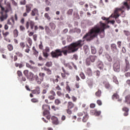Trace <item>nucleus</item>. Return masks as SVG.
<instances>
[{
    "label": "nucleus",
    "mask_w": 130,
    "mask_h": 130,
    "mask_svg": "<svg viewBox=\"0 0 130 130\" xmlns=\"http://www.w3.org/2000/svg\"><path fill=\"white\" fill-rule=\"evenodd\" d=\"M88 119H89V115L88 114V113H84V115L82 118L83 122H87Z\"/></svg>",
    "instance_id": "obj_18"
},
{
    "label": "nucleus",
    "mask_w": 130,
    "mask_h": 130,
    "mask_svg": "<svg viewBox=\"0 0 130 130\" xmlns=\"http://www.w3.org/2000/svg\"><path fill=\"white\" fill-rule=\"evenodd\" d=\"M95 95L98 98H100L101 97V95H102V91L100 89H98V90L95 93Z\"/></svg>",
    "instance_id": "obj_25"
},
{
    "label": "nucleus",
    "mask_w": 130,
    "mask_h": 130,
    "mask_svg": "<svg viewBox=\"0 0 130 130\" xmlns=\"http://www.w3.org/2000/svg\"><path fill=\"white\" fill-rule=\"evenodd\" d=\"M66 90L67 91H68V93H71V87H70V85H69V84H67Z\"/></svg>",
    "instance_id": "obj_55"
},
{
    "label": "nucleus",
    "mask_w": 130,
    "mask_h": 130,
    "mask_svg": "<svg viewBox=\"0 0 130 130\" xmlns=\"http://www.w3.org/2000/svg\"><path fill=\"white\" fill-rule=\"evenodd\" d=\"M15 54L18 57H20V58H22L24 56V55L23 53H21V52L17 51L15 53Z\"/></svg>",
    "instance_id": "obj_31"
},
{
    "label": "nucleus",
    "mask_w": 130,
    "mask_h": 130,
    "mask_svg": "<svg viewBox=\"0 0 130 130\" xmlns=\"http://www.w3.org/2000/svg\"><path fill=\"white\" fill-rule=\"evenodd\" d=\"M107 23H108V24H109V23H111V24H112V25H114V24L115 23V21L108 20V21H107Z\"/></svg>",
    "instance_id": "obj_61"
},
{
    "label": "nucleus",
    "mask_w": 130,
    "mask_h": 130,
    "mask_svg": "<svg viewBox=\"0 0 130 130\" xmlns=\"http://www.w3.org/2000/svg\"><path fill=\"white\" fill-rule=\"evenodd\" d=\"M111 48L113 52H118V50L117 49V46L115 44H112L111 45Z\"/></svg>",
    "instance_id": "obj_19"
},
{
    "label": "nucleus",
    "mask_w": 130,
    "mask_h": 130,
    "mask_svg": "<svg viewBox=\"0 0 130 130\" xmlns=\"http://www.w3.org/2000/svg\"><path fill=\"white\" fill-rule=\"evenodd\" d=\"M48 98L49 100H54V99H55V96L53 95H49Z\"/></svg>",
    "instance_id": "obj_58"
},
{
    "label": "nucleus",
    "mask_w": 130,
    "mask_h": 130,
    "mask_svg": "<svg viewBox=\"0 0 130 130\" xmlns=\"http://www.w3.org/2000/svg\"><path fill=\"white\" fill-rule=\"evenodd\" d=\"M15 67H16V68H18L19 67V69H22V68H24V63L22 62H21L20 63L16 62L14 64Z\"/></svg>",
    "instance_id": "obj_24"
},
{
    "label": "nucleus",
    "mask_w": 130,
    "mask_h": 130,
    "mask_svg": "<svg viewBox=\"0 0 130 130\" xmlns=\"http://www.w3.org/2000/svg\"><path fill=\"white\" fill-rule=\"evenodd\" d=\"M73 12H74L73 9H69L67 11V14L68 15V16H72V15H73Z\"/></svg>",
    "instance_id": "obj_44"
},
{
    "label": "nucleus",
    "mask_w": 130,
    "mask_h": 130,
    "mask_svg": "<svg viewBox=\"0 0 130 130\" xmlns=\"http://www.w3.org/2000/svg\"><path fill=\"white\" fill-rule=\"evenodd\" d=\"M55 78H56V79H55V82L56 83H58V79H60V77L58 75H57L55 76Z\"/></svg>",
    "instance_id": "obj_63"
},
{
    "label": "nucleus",
    "mask_w": 130,
    "mask_h": 130,
    "mask_svg": "<svg viewBox=\"0 0 130 130\" xmlns=\"http://www.w3.org/2000/svg\"><path fill=\"white\" fill-rule=\"evenodd\" d=\"M38 13H39L38 9H37V8H34L31 11V12L30 13V15L32 17H34L35 15H38Z\"/></svg>",
    "instance_id": "obj_22"
},
{
    "label": "nucleus",
    "mask_w": 130,
    "mask_h": 130,
    "mask_svg": "<svg viewBox=\"0 0 130 130\" xmlns=\"http://www.w3.org/2000/svg\"><path fill=\"white\" fill-rule=\"evenodd\" d=\"M86 74L89 77H91L93 75V72H92V70L90 68H87V70L86 71Z\"/></svg>",
    "instance_id": "obj_23"
},
{
    "label": "nucleus",
    "mask_w": 130,
    "mask_h": 130,
    "mask_svg": "<svg viewBox=\"0 0 130 130\" xmlns=\"http://www.w3.org/2000/svg\"><path fill=\"white\" fill-rule=\"evenodd\" d=\"M31 102L32 103H38V102H39V101L37 99L33 98L31 100Z\"/></svg>",
    "instance_id": "obj_54"
},
{
    "label": "nucleus",
    "mask_w": 130,
    "mask_h": 130,
    "mask_svg": "<svg viewBox=\"0 0 130 130\" xmlns=\"http://www.w3.org/2000/svg\"><path fill=\"white\" fill-rule=\"evenodd\" d=\"M71 99L73 102H77V99L75 96L72 95L71 97Z\"/></svg>",
    "instance_id": "obj_59"
},
{
    "label": "nucleus",
    "mask_w": 130,
    "mask_h": 130,
    "mask_svg": "<svg viewBox=\"0 0 130 130\" xmlns=\"http://www.w3.org/2000/svg\"><path fill=\"white\" fill-rule=\"evenodd\" d=\"M43 70H44V71L46 72L47 75H48V76L52 75V71H51V70H50V69L47 68V67H44L43 68Z\"/></svg>",
    "instance_id": "obj_16"
},
{
    "label": "nucleus",
    "mask_w": 130,
    "mask_h": 130,
    "mask_svg": "<svg viewBox=\"0 0 130 130\" xmlns=\"http://www.w3.org/2000/svg\"><path fill=\"white\" fill-rule=\"evenodd\" d=\"M5 4L6 5V10L5 11L6 13H8V12H10V11H12V8H11V4L10 3L7 2V1H5Z\"/></svg>",
    "instance_id": "obj_15"
},
{
    "label": "nucleus",
    "mask_w": 130,
    "mask_h": 130,
    "mask_svg": "<svg viewBox=\"0 0 130 130\" xmlns=\"http://www.w3.org/2000/svg\"><path fill=\"white\" fill-rule=\"evenodd\" d=\"M32 50L34 52V55H35L36 57H37V56H38L39 52L37 51V50H36L35 46L32 47Z\"/></svg>",
    "instance_id": "obj_28"
},
{
    "label": "nucleus",
    "mask_w": 130,
    "mask_h": 130,
    "mask_svg": "<svg viewBox=\"0 0 130 130\" xmlns=\"http://www.w3.org/2000/svg\"><path fill=\"white\" fill-rule=\"evenodd\" d=\"M26 47L27 48L24 50V51L26 53H29V52H30V46L27 45Z\"/></svg>",
    "instance_id": "obj_52"
},
{
    "label": "nucleus",
    "mask_w": 130,
    "mask_h": 130,
    "mask_svg": "<svg viewBox=\"0 0 130 130\" xmlns=\"http://www.w3.org/2000/svg\"><path fill=\"white\" fill-rule=\"evenodd\" d=\"M62 71L63 72V73L66 74L67 76H70V73L67 72V71H66V70L63 67H62Z\"/></svg>",
    "instance_id": "obj_56"
},
{
    "label": "nucleus",
    "mask_w": 130,
    "mask_h": 130,
    "mask_svg": "<svg viewBox=\"0 0 130 130\" xmlns=\"http://www.w3.org/2000/svg\"><path fill=\"white\" fill-rule=\"evenodd\" d=\"M97 59V56L96 55H89L88 57L86 59L85 64L86 66H90L91 62H95V60Z\"/></svg>",
    "instance_id": "obj_4"
},
{
    "label": "nucleus",
    "mask_w": 130,
    "mask_h": 130,
    "mask_svg": "<svg viewBox=\"0 0 130 130\" xmlns=\"http://www.w3.org/2000/svg\"><path fill=\"white\" fill-rule=\"evenodd\" d=\"M44 17L48 21H50V20H51V17H50L49 14H48L47 13H45Z\"/></svg>",
    "instance_id": "obj_37"
},
{
    "label": "nucleus",
    "mask_w": 130,
    "mask_h": 130,
    "mask_svg": "<svg viewBox=\"0 0 130 130\" xmlns=\"http://www.w3.org/2000/svg\"><path fill=\"white\" fill-rule=\"evenodd\" d=\"M100 26L95 25L87 34L84 35L83 37V40H79L77 42L71 43L68 46L62 47L61 49H57V58H58L59 56H62V53L65 56H67L68 54L74 53V52L78 51L79 48L83 47L85 39H86L87 41L92 40L93 38L97 37L99 33L101 38H103L105 36V29L110 28V26L106 25V24L103 23L102 21H100Z\"/></svg>",
    "instance_id": "obj_1"
},
{
    "label": "nucleus",
    "mask_w": 130,
    "mask_h": 130,
    "mask_svg": "<svg viewBox=\"0 0 130 130\" xmlns=\"http://www.w3.org/2000/svg\"><path fill=\"white\" fill-rule=\"evenodd\" d=\"M113 68L114 72L119 73V72L120 71V63L119 62V61H117L115 63H114L113 65Z\"/></svg>",
    "instance_id": "obj_9"
},
{
    "label": "nucleus",
    "mask_w": 130,
    "mask_h": 130,
    "mask_svg": "<svg viewBox=\"0 0 130 130\" xmlns=\"http://www.w3.org/2000/svg\"><path fill=\"white\" fill-rule=\"evenodd\" d=\"M119 99V95L117 92L114 93L113 95L112 96V99H113V100H114V99Z\"/></svg>",
    "instance_id": "obj_29"
},
{
    "label": "nucleus",
    "mask_w": 130,
    "mask_h": 130,
    "mask_svg": "<svg viewBox=\"0 0 130 130\" xmlns=\"http://www.w3.org/2000/svg\"><path fill=\"white\" fill-rule=\"evenodd\" d=\"M124 76L126 78H130V72H126L124 74Z\"/></svg>",
    "instance_id": "obj_64"
},
{
    "label": "nucleus",
    "mask_w": 130,
    "mask_h": 130,
    "mask_svg": "<svg viewBox=\"0 0 130 130\" xmlns=\"http://www.w3.org/2000/svg\"><path fill=\"white\" fill-rule=\"evenodd\" d=\"M106 58L110 62H111V61H112V58H111V56H110L109 55H106Z\"/></svg>",
    "instance_id": "obj_50"
},
{
    "label": "nucleus",
    "mask_w": 130,
    "mask_h": 130,
    "mask_svg": "<svg viewBox=\"0 0 130 130\" xmlns=\"http://www.w3.org/2000/svg\"><path fill=\"white\" fill-rule=\"evenodd\" d=\"M19 29H20V31H21L22 32H24V31L26 30V28H25V26L23 25H20Z\"/></svg>",
    "instance_id": "obj_48"
},
{
    "label": "nucleus",
    "mask_w": 130,
    "mask_h": 130,
    "mask_svg": "<svg viewBox=\"0 0 130 130\" xmlns=\"http://www.w3.org/2000/svg\"><path fill=\"white\" fill-rule=\"evenodd\" d=\"M83 49H84L85 53L89 52V46L88 45L84 46Z\"/></svg>",
    "instance_id": "obj_39"
},
{
    "label": "nucleus",
    "mask_w": 130,
    "mask_h": 130,
    "mask_svg": "<svg viewBox=\"0 0 130 130\" xmlns=\"http://www.w3.org/2000/svg\"><path fill=\"white\" fill-rule=\"evenodd\" d=\"M26 68H28V69L32 70L33 72H37V68L36 67H32V66L30 65V64L28 63H26Z\"/></svg>",
    "instance_id": "obj_20"
},
{
    "label": "nucleus",
    "mask_w": 130,
    "mask_h": 130,
    "mask_svg": "<svg viewBox=\"0 0 130 130\" xmlns=\"http://www.w3.org/2000/svg\"><path fill=\"white\" fill-rule=\"evenodd\" d=\"M123 6H124V7H125L126 8L127 11H129V10H130V6L128 5V3H127V2H124L123 3Z\"/></svg>",
    "instance_id": "obj_35"
},
{
    "label": "nucleus",
    "mask_w": 130,
    "mask_h": 130,
    "mask_svg": "<svg viewBox=\"0 0 130 130\" xmlns=\"http://www.w3.org/2000/svg\"><path fill=\"white\" fill-rule=\"evenodd\" d=\"M45 29L46 33H47L48 34L51 32V30H50V28H49V27H48V26H45Z\"/></svg>",
    "instance_id": "obj_42"
},
{
    "label": "nucleus",
    "mask_w": 130,
    "mask_h": 130,
    "mask_svg": "<svg viewBox=\"0 0 130 130\" xmlns=\"http://www.w3.org/2000/svg\"><path fill=\"white\" fill-rule=\"evenodd\" d=\"M75 107V104L72 102H68L67 104V109H66V112L68 114L71 115L73 113V111L72 109Z\"/></svg>",
    "instance_id": "obj_6"
},
{
    "label": "nucleus",
    "mask_w": 130,
    "mask_h": 130,
    "mask_svg": "<svg viewBox=\"0 0 130 130\" xmlns=\"http://www.w3.org/2000/svg\"><path fill=\"white\" fill-rule=\"evenodd\" d=\"M51 120L53 124H55L56 125H57V124H59L58 119L57 118V117L54 116H52Z\"/></svg>",
    "instance_id": "obj_12"
},
{
    "label": "nucleus",
    "mask_w": 130,
    "mask_h": 130,
    "mask_svg": "<svg viewBox=\"0 0 130 130\" xmlns=\"http://www.w3.org/2000/svg\"><path fill=\"white\" fill-rule=\"evenodd\" d=\"M61 101H60V100L57 99H55L54 101V104L57 106L59 105V104H61Z\"/></svg>",
    "instance_id": "obj_33"
},
{
    "label": "nucleus",
    "mask_w": 130,
    "mask_h": 130,
    "mask_svg": "<svg viewBox=\"0 0 130 130\" xmlns=\"http://www.w3.org/2000/svg\"><path fill=\"white\" fill-rule=\"evenodd\" d=\"M44 51H45V52H47L48 53H49V52H50V49L48 47H46L45 50H44Z\"/></svg>",
    "instance_id": "obj_60"
},
{
    "label": "nucleus",
    "mask_w": 130,
    "mask_h": 130,
    "mask_svg": "<svg viewBox=\"0 0 130 130\" xmlns=\"http://www.w3.org/2000/svg\"><path fill=\"white\" fill-rule=\"evenodd\" d=\"M0 21L1 22H4L5 20H7L8 19V14H7V12L5 13H4L3 11L0 12Z\"/></svg>",
    "instance_id": "obj_11"
},
{
    "label": "nucleus",
    "mask_w": 130,
    "mask_h": 130,
    "mask_svg": "<svg viewBox=\"0 0 130 130\" xmlns=\"http://www.w3.org/2000/svg\"><path fill=\"white\" fill-rule=\"evenodd\" d=\"M56 94L57 95V96H58L59 97H62V96H63L64 94L61 92V91H57L56 92Z\"/></svg>",
    "instance_id": "obj_47"
},
{
    "label": "nucleus",
    "mask_w": 130,
    "mask_h": 130,
    "mask_svg": "<svg viewBox=\"0 0 130 130\" xmlns=\"http://www.w3.org/2000/svg\"><path fill=\"white\" fill-rule=\"evenodd\" d=\"M49 26L50 28H51V30H55V27H56V26L55 25V24L54 23L50 22L49 24Z\"/></svg>",
    "instance_id": "obj_27"
},
{
    "label": "nucleus",
    "mask_w": 130,
    "mask_h": 130,
    "mask_svg": "<svg viewBox=\"0 0 130 130\" xmlns=\"http://www.w3.org/2000/svg\"><path fill=\"white\" fill-rule=\"evenodd\" d=\"M43 55L44 57H45V58H47V57L49 56V54H48V53H47V52L43 51Z\"/></svg>",
    "instance_id": "obj_45"
},
{
    "label": "nucleus",
    "mask_w": 130,
    "mask_h": 130,
    "mask_svg": "<svg viewBox=\"0 0 130 130\" xmlns=\"http://www.w3.org/2000/svg\"><path fill=\"white\" fill-rule=\"evenodd\" d=\"M100 114H101V111L95 110V113L94 114V115H95V116H99Z\"/></svg>",
    "instance_id": "obj_57"
},
{
    "label": "nucleus",
    "mask_w": 130,
    "mask_h": 130,
    "mask_svg": "<svg viewBox=\"0 0 130 130\" xmlns=\"http://www.w3.org/2000/svg\"><path fill=\"white\" fill-rule=\"evenodd\" d=\"M19 46L20 48H21L22 49H24L25 48V47L26 46V45H25L24 42H21L20 43Z\"/></svg>",
    "instance_id": "obj_41"
},
{
    "label": "nucleus",
    "mask_w": 130,
    "mask_h": 130,
    "mask_svg": "<svg viewBox=\"0 0 130 130\" xmlns=\"http://www.w3.org/2000/svg\"><path fill=\"white\" fill-rule=\"evenodd\" d=\"M45 66L47 68H51V67H52V62L48 61L46 63Z\"/></svg>",
    "instance_id": "obj_38"
},
{
    "label": "nucleus",
    "mask_w": 130,
    "mask_h": 130,
    "mask_svg": "<svg viewBox=\"0 0 130 130\" xmlns=\"http://www.w3.org/2000/svg\"><path fill=\"white\" fill-rule=\"evenodd\" d=\"M80 77L82 79V80H85L86 79V76L83 72H81L79 74Z\"/></svg>",
    "instance_id": "obj_46"
},
{
    "label": "nucleus",
    "mask_w": 130,
    "mask_h": 130,
    "mask_svg": "<svg viewBox=\"0 0 130 130\" xmlns=\"http://www.w3.org/2000/svg\"><path fill=\"white\" fill-rule=\"evenodd\" d=\"M39 48L41 50H43V45L42 44V42H41V44L39 45Z\"/></svg>",
    "instance_id": "obj_62"
},
{
    "label": "nucleus",
    "mask_w": 130,
    "mask_h": 130,
    "mask_svg": "<svg viewBox=\"0 0 130 130\" xmlns=\"http://www.w3.org/2000/svg\"><path fill=\"white\" fill-rule=\"evenodd\" d=\"M113 81L114 82V83H115V84H116V85H118L119 83H118V80H117V78H116V77H114L113 78Z\"/></svg>",
    "instance_id": "obj_51"
},
{
    "label": "nucleus",
    "mask_w": 130,
    "mask_h": 130,
    "mask_svg": "<svg viewBox=\"0 0 130 130\" xmlns=\"http://www.w3.org/2000/svg\"><path fill=\"white\" fill-rule=\"evenodd\" d=\"M32 7H33V5L29 4H27L25 6V12L23 13V17H27L29 13L31 12V9H32Z\"/></svg>",
    "instance_id": "obj_8"
},
{
    "label": "nucleus",
    "mask_w": 130,
    "mask_h": 130,
    "mask_svg": "<svg viewBox=\"0 0 130 130\" xmlns=\"http://www.w3.org/2000/svg\"><path fill=\"white\" fill-rule=\"evenodd\" d=\"M105 87L106 89H112L111 85L109 84V82H106L105 83Z\"/></svg>",
    "instance_id": "obj_34"
},
{
    "label": "nucleus",
    "mask_w": 130,
    "mask_h": 130,
    "mask_svg": "<svg viewBox=\"0 0 130 130\" xmlns=\"http://www.w3.org/2000/svg\"><path fill=\"white\" fill-rule=\"evenodd\" d=\"M19 36V30L18 29H15L13 30V37L14 38H17Z\"/></svg>",
    "instance_id": "obj_26"
},
{
    "label": "nucleus",
    "mask_w": 130,
    "mask_h": 130,
    "mask_svg": "<svg viewBox=\"0 0 130 130\" xmlns=\"http://www.w3.org/2000/svg\"><path fill=\"white\" fill-rule=\"evenodd\" d=\"M84 113H86V112L85 111H83L81 112H79L77 113V116H78L79 117H81L82 116H84Z\"/></svg>",
    "instance_id": "obj_49"
},
{
    "label": "nucleus",
    "mask_w": 130,
    "mask_h": 130,
    "mask_svg": "<svg viewBox=\"0 0 130 130\" xmlns=\"http://www.w3.org/2000/svg\"><path fill=\"white\" fill-rule=\"evenodd\" d=\"M124 9V7H122L120 8H116L114 11V18L115 19H117L119 16H120V14H123L124 13V11L122 9Z\"/></svg>",
    "instance_id": "obj_7"
},
{
    "label": "nucleus",
    "mask_w": 130,
    "mask_h": 130,
    "mask_svg": "<svg viewBox=\"0 0 130 130\" xmlns=\"http://www.w3.org/2000/svg\"><path fill=\"white\" fill-rule=\"evenodd\" d=\"M67 73H61V77L62 78V79H68V77H67Z\"/></svg>",
    "instance_id": "obj_53"
},
{
    "label": "nucleus",
    "mask_w": 130,
    "mask_h": 130,
    "mask_svg": "<svg viewBox=\"0 0 130 130\" xmlns=\"http://www.w3.org/2000/svg\"><path fill=\"white\" fill-rule=\"evenodd\" d=\"M30 27L31 30L35 29V31L38 30V26L35 25V22L33 20H28L25 23V28L27 30L29 29Z\"/></svg>",
    "instance_id": "obj_2"
},
{
    "label": "nucleus",
    "mask_w": 130,
    "mask_h": 130,
    "mask_svg": "<svg viewBox=\"0 0 130 130\" xmlns=\"http://www.w3.org/2000/svg\"><path fill=\"white\" fill-rule=\"evenodd\" d=\"M125 66L123 68L124 72L125 73V72H127L128 70H129V62H128V60L127 59H125Z\"/></svg>",
    "instance_id": "obj_13"
},
{
    "label": "nucleus",
    "mask_w": 130,
    "mask_h": 130,
    "mask_svg": "<svg viewBox=\"0 0 130 130\" xmlns=\"http://www.w3.org/2000/svg\"><path fill=\"white\" fill-rule=\"evenodd\" d=\"M91 51L92 54H96V48L94 46H91Z\"/></svg>",
    "instance_id": "obj_32"
},
{
    "label": "nucleus",
    "mask_w": 130,
    "mask_h": 130,
    "mask_svg": "<svg viewBox=\"0 0 130 130\" xmlns=\"http://www.w3.org/2000/svg\"><path fill=\"white\" fill-rule=\"evenodd\" d=\"M97 67L101 71H103V69H104V64H103V62L101 61L98 62Z\"/></svg>",
    "instance_id": "obj_21"
},
{
    "label": "nucleus",
    "mask_w": 130,
    "mask_h": 130,
    "mask_svg": "<svg viewBox=\"0 0 130 130\" xmlns=\"http://www.w3.org/2000/svg\"><path fill=\"white\" fill-rule=\"evenodd\" d=\"M24 76L29 80V81H34V74L32 72H29L28 70H25L23 71Z\"/></svg>",
    "instance_id": "obj_5"
},
{
    "label": "nucleus",
    "mask_w": 130,
    "mask_h": 130,
    "mask_svg": "<svg viewBox=\"0 0 130 130\" xmlns=\"http://www.w3.org/2000/svg\"><path fill=\"white\" fill-rule=\"evenodd\" d=\"M7 48L9 51H12L14 49V47L12 44H8L7 46Z\"/></svg>",
    "instance_id": "obj_36"
},
{
    "label": "nucleus",
    "mask_w": 130,
    "mask_h": 130,
    "mask_svg": "<svg viewBox=\"0 0 130 130\" xmlns=\"http://www.w3.org/2000/svg\"><path fill=\"white\" fill-rule=\"evenodd\" d=\"M2 34L3 35V37L4 38V40H6V41H7V39L6 38V37H7L8 35L10 34V32H9L8 31L4 32V31H3Z\"/></svg>",
    "instance_id": "obj_30"
},
{
    "label": "nucleus",
    "mask_w": 130,
    "mask_h": 130,
    "mask_svg": "<svg viewBox=\"0 0 130 130\" xmlns=\"http://www.w3.org/2000/svg\"><path fill=\"white\" fill-rule=\"evenodd\" d=\"M7 24L10 25L12 27L14 26L15 25V20H14V17H11V18L8 19Z\"/></svg>",
    "instance_id": "obj_14"
},
{
    "label": "nucleus",
    "mask_w": 130,
    "mask_h": 130,
    "mask_svg": "<svg viewBox=\"0 0 130 130\" xmlns=\"http://www.w3.org/2000/svg\"><path fill=\"white\" fill-rule=\"evenodd\" d=\"M32 94H40V87L39 86L36 87L34 90H31Z\"/></svg>",
    "instance_id": "obj_17"
},
{
    "label": "nucleus",
    "mask_w": 130,
    "mask_h": 130,
    "mask_svg": "<svg viewBox=\"0 0 130 130\" xmlns=\"http://www.w3.org/2000/svg\"><path fill=\"white\" fill-rule=\"evenodd\" d=\"M44 77H45V73L42 72L39 74V76L37 75H35V79L38 85H41L42 81L44 80Z\"/></svg>",
    "instance_id": "obj_3"
},
{
    "label": "nucleus",
    "mask_w": 130,
    "mask_h": 130,
    "mask_svg": "<svg viewBox=\"0 0 130 130\" xmlns=\"http://www.w3.org/2000/svg\"><path fill=\"white\" fill-rule=\"evenodd\" d=\"M26 40L28 44L29 45V46H32V44L33 43V42L32 41V39H31L30 38H27Z\"/></svg>",
    "instance_id": "obj_40"
},
{
    "label": "nucleus",
    "mask_w": 130,
    "mask_h": 130,
    "mask_svg": "<svg viewBox=\"0 0 130 130\" xmlns=\"http://www.w3.org/2000/svg\"><path fill=\"white\" fill-rule=\"evenodd\" d=\"M51 109H52V110H53L54 111H56V110H59V107H55V106L52 105L51 106Z\"/></svg>",
    "instance_id": "obj_43"
},
{
    "label": "nucleus",
    "mask_w": 130,
    "mask_h": 130,
    "mask_svg": "<svg viewBox=\"0 0 130 130\" xmlns=\"http://www.w3.org/2000/svg\"><path fill=\"white\" fill-rule=\"evenodd\" d=\"M42 109L44 110V114H49L50 112L49 110H50V106L49 105L46 104L43 105L42 106Z\"/></svg>",
    "instance_id": "obj_10"
}]
</instances>
